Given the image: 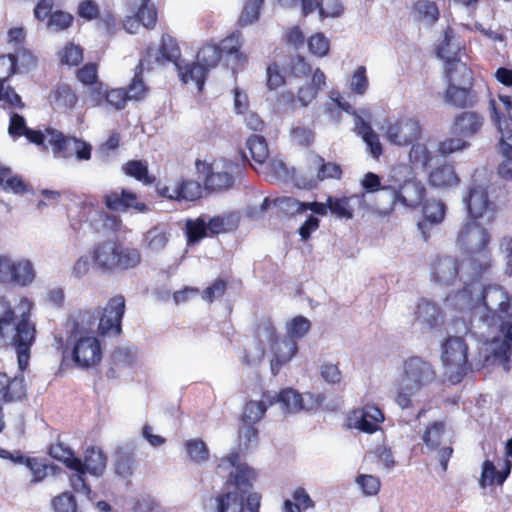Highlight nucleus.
<instances>
[{
  "mask_svg": "<svg viewBox=\"0 0 512 512\" xmlns=\"http://www.w3.org/2000/svg\"><path fill=\"white\" fill-rule=\"evenodd\" d=\"M437 374L432 364L419 356L404 361L401 381L395 388L394 401L401 409L413 406L412 396L436 382Z\"/></svg>",
  "mask_w": 512,
  "mask_h": 512,
  "instance_id": "obj_5",
  "label": "nucleus"
},
{
  "mask_svg": "<svg viewBox=\"0 0 512 512\" xmlns=\"http://www.w3.org/2000/svg\"><path fill=\"white\" fill-rule=\"evenodd\" d=\"M497 190L502 191V188L496 184H482L476 180L470 183L463 202L473 221L483 218L488 213L491 214V217L494 216L496 205L489 199V194H493Z\"/></svg>",
  "mask_w": 512,
  "mask_h": 512,
  "instance_id": "obj_12",
  "label": "nucleus"
},
{
  "mask_svg": "<svg viewBox=\"0 0 512 512\" xmlns=\"http://www.w3.org/2000/svg\"><path fill=\"white\" fill-rule=\"evenodd\" d=\"M181 57V50L177 40L168 33L161 37L159 48L155 56L157 65H165L172 62L176 65Z\"/></svg>",
  "mask_w": 512,
  "mask_h": 512,
  "instance_id": "obj_36",
  "label": "nucleus"
},
{
  "mask_svg": "<svg viewBox=\"0 0 512 512\" xmlns=\"http://www.w3.org/2000/svg\"><path fill=\"white\" fill-rule=\"evenodd\" d=\"M49 102L54 110L68 113L76 108L79 96L70 84L60 82L51 89Z\"/></svg>",
  "mask_w": 512,
  "mask_h": 512,
  "instance_id": "obj_24",
  "label": "nucleus"
},
{
  "mask_svg": "<svg viewBox=\"0 0 512 512\" xmlns=\"http://www.w3.org/2000/svg\"><path fill=\"white\" fill-rule=\"evenodd\" d=\"M184 446L191 461L201 463L209 459V449L202 439H189L185 442Z\"/></svg>",
  "mask_w": 512,
  "mask_h": 512,
  "instance_id": "obj_56",
  "label": "nucleus"
},
{
  "mask_svg": "<svg viewBox=\"0 0 512 512\" xmlns=\"http://www.w3.org/2000/svg\"><path fill=\"white\" fill-rule=\"evenodd\" d=\"M460 179L452 164H442L434 168L429 174V182L432 186L448 188L456 186Z\"/></svg>",
  "mask_w": 512,
  "mask_h": 512,
  "instance_id": "obj_38",
  "label": "nucleus"
},
{
  "mask_svg": "<svg viewBox=\"0 0 512 512\" xmlns=\"http://www.w3.org/2000/svg\"><path fill=\"white\" fill-rule=\"evenodd\" d=\"M102 201L105 207L112 212L126 213L132 209L137 212H145L148 209L145 203L139 201L136 193L125 188L106 192L102 196Z\"/></svg>",
  "mask_w": 512,
  "mask_h": 512,
  "instance_id": "obj_20",
  "label": "nucleus"
},
{
  "mask_svg": "<svg viewBox=\"0 0 512 512\" xmlns=\"http://www.w3.org/2000/svg\"><path fill=\"white\" fill-rule=\"evenodd\" d=\"M27 389L24 376L9 377L0 372V433L6 427L4 406L15 403L26 397Z\"/></svg>",
  "mask_w": 512,
  "mask_h": 512,
  "instance_id": "obj_18",
  "label": "nucleus"
},
{
  "mask_svg": "<svg viewBox=\"0 0 512 512\" xmlns=\"http://www.w3.org/2000/svg\"><path fill=\"white\" fill-rule=\"evenodd\" d=\"M160 196L176 201H195L202 196L201 184L193 179L181 178L172 187L164 185L158 188Z\"/></svg>",
  "mask_w": 512,
  "mask_h": 512,
  "instance_id": "obj_22",
  "label": "nucleus"
},
{
  "mask_svg": "<svg viewBox=\"0 0 512 512\" xmlns=\"http://www.w3.org/2000/svg\"><path fill=\"white\" fill-rule=\"evenodd\" d=\"M309 52L316 57H324L330 50V41L322 32H316L307 39Z\"/></svg>",
  "mask_w": 512,
  "mask_h": 512,
  "instance_id": "obj_63",
  "label": "nucleus"
},
{
  "mask_svg": "<svg viewBox=\"0 0 512 512\" xmlns=\"http://www.w3.org/2000/svg\"><path fill=\"white\" fill-rule=\"evenodd\" d=\"M254 336L259 341H262V338L266 339L273 351V359H275V349L280 346L281 340L270 317L262 318L256 323Z\"/></svg>",
  "mask_w": 512,
  "mask_h": 512,
  "instance_id": "obj_43",
  "label": "nucleus"
},
{
  "mask_svg": "<svg viewBox=\"0 0 512 512\" xmlns=\"http://www.w3.org/2000/svg\"><path fill=\"white\" fill-rule=\"evenodd\" d=\"M292 497L295 503L289 499L285 500L283 507L284 512H302V510L313 508L315 505L314 501L303 487H297Z\"/></svg>",
  "mask_w": 512,
  "mask_h": 512,
  "instance_id": "obj_52",
  "label": "nucleus"
},
{
  "mask_svg": "<svg viewBox=\"0 0 512 512\" xmlns=\"http://www.w3.org/2000/svg\"><path fill=\"white\" fill-rule=\"evenodd\" d=\"M326 86V76L320 68H316L309 83L300 86L295 94L292 90H283L275 98V108L286 114L298 108L309 106Z\"/></svg>",
  "mask_w": 512,
  "mask_h": 512,
  "instance_id": "obj_9",
  "label": "nucleus"
},
{
  "mask_svg": "<svg viewBox=\"0 0 512 512\" xmlns=\"http://www.w3.org/2000/svg\"><path fill=\"white\" fill-rule=\"evenodd\" d=\"M185 235L188 244H195L208 236L206 218L200 216L195 219H187L185 223Z\"/></svg>",
  "mask_w": 512,
  "mask_h": 512,
  "instance_id": "obj_49",
  "label": "nucleus"
},
{
  "mask_svg": "<svg viewBox=\"0 0 512 512\" xmlns=\"http://www.w3.org/2000/svg\"><path fill=\"white\" fill-rule=\"evenodd\" d=\"M35 277L36 272L30 260H14L7 254L0 255V284L26 287L34 281Z\"/></svg>",
  "mask_w": 512,
  "mask_h": 512,
  "instance_id": "obj_13",
  "label": "nucleus"
},
{
  "mask_svg": "<svg viewBox=\"0 0 512 512\" xmlns=\"http://www.w3.org/2000/svg\"><path fill=\"white\" fill-rule=\"evenodd\" d=\"M286 67L289 75L297 79L312 77L315 72L306 58L301 55L291 56L286 63Z\"/></svg>",
  "mask_w": 512,
  "mask_h": 512,
  "instance_id": "obj_54",
  "label": "nucleus"
},
{
  "mask_svg": "<svg viewBox=\"0 0 512 512\" xmlns=\"http://www.w3.org/2000/svg\"><path fill=\"white\" fill-rule=\"evenodd\" d=\"M383 191L390 194L392 209L397 205L412 210L417 209L426 197L425 185L416 178L406 179L397 187L391 185L385 186Z\"/></svg>",
  "mask_w": 512,
  "mask_h": 512,
  "instance_id": "obj_16",
  "label": "nucleus"
},
{
  "mask_svg": "<svg viewBox=\"0 0 512 512\" xmlns=\"http://www.w3.org/2000/svg\"><path fill=\"white\" fill-rule=\"evenodd\" d=\"M58 55L60 63L68 66H78L83 61V49L74 43L66 44Z\"/></svg>",
  "mask_w": 512,
  "mask_h": 512,
  "instance_id": "obj_64",
  "label": "nucleus"
},
{
  "mask_svg": "<svg viewBox=\"0 0 512 512\" xmlns=\"http://www.w3.org/2000/svg\"><path fill=\"white\" fill-rule=\"evenodd\" d=\"M46 134L48 136L49 144L52 147L53 153L62 158H71L73 156V145L68 143L67 140H76V137L66 136L61 131L47 128Z\"/></svg>",
  "mask_w": 512,
  "mask_h": 512,
  "instance_id": "obj_39",
  "label": "nucleus"
},
{
  "mask_svg": "<svg viewBox=\"0 0 512 512\" xmlns=\"http://www.w3.org/2000/svg\"><path fill=\"white\" fill-rule=\"evenodd\" d=\"M251 158L257 164H265L269 158V149L266 139L260 135H252L247 140Z\"/></svg>",
  "mask_w": 512,
  "mask_h": 512,
  "instance_id": "obj_53",
  "label": "nucleus"
},
{
  "mask_svg": "<svg viewBox=\"0 0 512 512\" xmlns=\"http://www.w3.org/2000/svg\"><path fill=\"white\" fill-rule=\"evenodd\" d=\"M383 421L384 414L382 410L374 405H367L361 410L355 427L364 433L373 434L379 429L380 423Z\"/></svg>",
  "mask_w": 512,
  "mask_h": 512,
  "instance_id": "obj_37",
  "label": "nucleus"
},
{
  "mask_svg": "<svg viewBox=\"0 0 512 512\" xmlns=\"http://www.w3.org/2000/svg\"><path fill=\"white\" fill-rule=\"evenodd\" d=\"M125 175L134 178L144 185H152L156 177L149 173L148 163L144 160H129L123 166Z\"/></svg>",
  "mask_w": 512,
  "mask_h": 512,
  "instance_id": "obj_44",
  "label": "nucleus"
},
{
  "mask_svg": "<svg viewBox=\"0 0 512 512\" xmlns=\"http://www.w3.org/2000/svg\"><path fill=\"white\" fill-rule=\"evenodd\" d=\"M423 219L418 222V228L422 233L423 239L427 241L430 237L427 224H439L444 220L446 207L440 200L424 199L422 204Z\"/></svg>",
  "mask_w": 512,
  "mask_h": 512,
  "instance_id": "obj_28",
  "label": "nucleus"
},
{
  "mask_svg": "<svg viewBox=\"0 0 512 512\" xmlns=\"http://www.w3.org/2000/svg\"><path fill=\"white\" fill-rule=\"evenodd\" d=\"M269 404L263 398L261 401H248L243 409L242 421L244 424H255L262 419Z\"/></svg>",
  "mask_w": 512,
  "mask_h": 512,
  "instance_id": "obj_55",
  "label": "nucleus"
},
{
  "mask_svg": "<svg viewBox=\"0 0 512 512\" xmlns=\"http://www.w3.org/2000/svg\"><path fill=\"white\" fill-rule=\"evenodd\" d=\"M0 187L4 191L23 195L28 192L29 186L21 176L13 175L8 167L0 168Z\"/></svg>",
  "mask_w": 512,
  "mask_h": 512,
  "instance_id": "obj_46",
  "label": "nucleus"
},
{
  "mask_svg": "<svg viewBox=\"0 0 512 512\" xmlns=\"http://www.w3.org/2000/svg\"><path fill=\"white\" fill-rule=\"evenodd\" d=\"M445 433V424L442 421H434L429 424L422 436L423 442L431 449L439 447Z\"/></svg>",
  "mask_w": 512,
  "mask_h": 512,
  "instance_id": "obj_60",
  "label": "nucleus"
},
{
  "mask_svg": "<svg viewBox=\"0 0 512 512\" xmlns=\"http://www.w3.org/2000/svg\"><path fill=\"white\" fill-rule=\"evenodd\" d=\"M507 140L506 137H500L498 141V152L502 161L498 164L496 172L501 179L512 182V143Z\"/></svg>",
  "mask_w": 512,
  "mask_h": 512,
  "instance_id": "obj_45",
  "label": "nucleus"
},
{
  "mask_svg": "<svg viewBox=\"0 0 512 512\" xmlns=\"http://www.w3.org/2000/svg\"><path fill=\"white\" fill-rule=\"evenodd\" d=\"M47 453L51 458L63 463L66 468L80 467L81 458L76 457L72 448L60 440L50 444Z\"/></svg>",
  "mask_w": 512,
  "mask_h": 512,
  "instance_id": "obj_42",
  "label": "nucleus"
},
{
  "mask_svg": "<svg viewBox=\"0 0 512 512\" xmlns=\"http://www.w3.org/2000/svg\"><path fill=\"white\" fill-rule=\"evenodd\" d=\"M17 464H23L30 471L31 477L29 484L31 486L43 482L49 475V470H55L56 466L49 464L46 459L39 457H30L17 451Z\"/></svg>",
  "mask_w": 512,
  "mask_h": 512,
  "instance_id": "obj_29",
  "label": "nucleus"
},
{
  "mask_svg": "<svg viewBox=\"0 0 512 512\" xmlns=\"http://www.w3.org/2000/svg\"><path fill=\"white\" fill-rule=\"evenodd\" d=\"M421 133L422 127L415 117L403 115L386 122L385 138L397 146H409L420 139Z\"/></svg>",
  "mask_w": 512,
  "mask_h": 512,
  "instance_id": "obj_15",
  "label": "nucleus"
},
{
  "mask_svg": "<svg viewBox=\"0 0 512 512\" xmlns=\"http://www.w3.org/2000/svg\"><path fill=\"white\" fill-rule=\"evenodd\" d=\"M287 67L274 60L266 67V87L269 91H276L286 84Z\"/></svg>",
  "mask_w": 512,
  "mask_h": 512,
  "instance_id": "obj_48",
  "label": "nucleus"
},
{
  "mask_svg": "<svg viewBox=\"0 0 512 512\" xmlns=\"http://www.w3.org/2000/svg\"><path fill=\"white\" fill-rule=\"evenodd\" d=\"M176 68L183 83L187 84L193 82L196 84L199 91L203 90L209 72L204 65L196 60L186 65L176 63Z\"/></svg>",
  "mask_w": 512,
  "mask_h": 512,
  "instance_id": "obj_34",
  "label": "nucleus"
},
{
  "mask_svg": "<svg viewBox=\"0 0 512 512\" xmlns=\"http://www.w3.org/2000/svg\"><path fill=\"white\" fill-rule=\"evenodd\" d=\"M143 73L144 64H137L134 68V76L125 89L129 100L139 101L147 95L149 87L144 82Z\"/></svg>",
  "mask_w": 512,
  "mask_h": 512,
  "instance_id": "obj_47",
  "label": "nucleus"
},
{
  "mask_svg": "<svg viewBox=\"0 0 512 512\" xmlns=\"http://www.w3.org/2000/svg\"><path fill=\"white\" fill-rule=\"evenodd\" d=\"M441 359L443 365L451 370L449 379L452 383H459L472 369L468 361V346L459 336L446 338L442 345Z\"/></svg>",
  "mask_w": 512,
  "mask_h": 512,
  "instance_id": "obj_11",
  "label": "nucleus"
},
{
  "mask_svg": "<svg viewBox=\"0 0 512 512\" xmlns=\"http://www.w3.org/2000/svg\"><path fill=\"white\" fill-rule=\"evenodd\" d=\"M263 3L264 0H246L239 16V25L247 26L256 22L259 19Z\"/></svg>",
  "mask_w": 512,
  "mask_h": 512,
  "instance_id": "obj_61",
  "label": "nucleus"
},
{
  "mask_svg": "<svg viewBox=\"0 0 512 512\" xmlns=\"http://www.w3.org/2000/svg\"><path fill=\"white\" fill-rule=\"evenodd\" d=\"M98 69L99 66L97 63L88 62L78 68L75 72L76 79L83 86L90 88V95L92 98L95 94H101L103 92L104 83L99 79Z\"/></svg>",
  "mask_w": 512,
  "mask_h": 512,
  "instance_id": "obj_33",
  "label": "nucleus"
},
{
  "mask_svg": "<svg viewBox=\"0 0 512 512\" xmlns=\"http://www.w3.org/2000/svg\"><path fill=\"white\" fill-rule=\"evenodd\" d=\"M311 329V322L302 315L293 317L286 325L287 337L281 339L275 349V359L271 360V371L278 374L281 367L288 363L298 352L297 339L303 338Z\"/></svg>",
  "mask_w": 512,
  "mask_h": 512,
  "instance_id": "obj_10",
  "label": "nucleus"
},
{
  "mask_svg": "<svg viewBox=\"0 0 512 512\" xmlns=\"http://www.w3.org/2000/svg\"><path fill=\"white\" fill-rule=\"evenodd\" d=\"M447 85H472L473 72L460 58L445 61Z\"/></svg>",
  "mask_w": 512,
  "mask_h": 512,
  "instance_id": "obj_30",
  "label": "nucleus"
},
{
  "mask_svg": "<svg viewBox=\"0 0 512 512\" xmlns=\"http://www.w3.org/2000/svg\"><path fill=\"white\" fill-rule=\"evenodd\" d=\"M242 46L241 33L233 32L223 38L219 44L212 41L203 43L197 52L196 59L210 71L225 57L228 62H231L232 70L235 72L237 68H243L248 62Z\"/></svg>",
  "mask_w": 512,
  "mask_h": 512,
  "instance_id": "obj_7",
  "label": "nucleus"
},
{
  "mask_svg": "<svg viewBox=\"0 0 512 512\" xmlns=\"http://www.w3.org/2000/svg\"><path fill=\"white\" fill-rule=\"evenodd\" d=\"M198 173L204 174V184L211 191H225L234 186L235 178L241 174L239 163L225 158L206 160L197 159L195 162Z\"/></svg>",
  "mask_w": 512,
  "mask_h": 512,
  "instance_id": "obj_8",
  "label": "nucleus"
},
{
  "mask_svg": "<svg viewBox=\"0 0 512 512\" xmlns=\"http://www.w3.org/2000/svg\"><path fill=\"white\" fill-rule=\"evenodd\" d=\"M462 45L455 35L453 28L446 27L443 31V38L436 46V55L448 61L460 57Z\"/></svg>",
  "mask_w": 512,
  "mask_h": 512,
  "instance_id": "obj_35",
  "label": "nucleus"
},
{
  "mask_svg": "<svg viewBox=\"0 0 512 512\" xmlns=\"http://www.w3.org/2000/svg\"><path fill=\"white\" fill-rule=\"evenodd\" d=\"M414 315L415 321L424 330L435 329L444 322L442 309L437 304L424 298L419 300Z\"/></svg>",
  "mask_w": 512,
  "mask_h": 512,
  "instance_id": "obj_27",
  "label": "nucleus"
},
{
  "mask_svg": "<svg viewBox=\"0 0 512 512\" xmlns=\"http://www.w3.org/2000/svg\"><path fill=\"white\" fill-rule=\"evenodd\" d=\"M98 309H79L71 315L74 331H86L92 329L98 320Z\"/></svg>",
  "mask_w": 512,
  "mask_h": 512,
  "instance_id": "obj_51",
  "label": "nucleus"
},
{
  "mask_svg": "<svg viewBox=\"0 0 512 512\" xmlns=\"http://www.w3.org/2000/svg\"><path fill=\"white\" fill-rule=\"evenodd\" d=\"M17 307L20 311L18 319L11 302L5 296H0V341L15 348L19 370L24 372L36 341V324L31 320L34 302L21 297Z\"/></svg>",
  "mask_w": 512,
  "mask_h": 512,
  "instance_id": "obj_1",
  "label": "nucleus"
},
{
  "mask_svg": "<svg viewBox=\"0 0 512 512\" xmlns=\"http://www.w3.org/2000/svg\"><path fill=\"white\" fill-rule=\"evenodd\" d=\"M411 13L415 20L428 25H433L440 16L436 2L430 0H416L412 5Z\"/></svg>",
  "mask_w": 512,
  "mask_h": 512,
  "instance_id": "obj_40",
  "label": "nucleus"
},
{
  "mask_svg": "<svg viewBox=\"0 0 512 512\" xmlns=\"http://www.w3.org/2000/svg\"><path fill=\"white\" fill-rule=\"evenodd\" d=\"M262 397L267 400L269 405L280 402L287 412H298L311 409L305 404L304 399L305 397L312 399L313 395L310 393L302 395L292 388H285L277 395H270L269 392H265Z\"/></svg>",
  "mask_w": 512,
  "mask_h": 512,
  "instance_id": "obj_26",
  "label": "nucleus"
},
{
  "mask_svg": "<svg viewBox=\"0 0 512 512\" xmlns=\"http://www.w3.org/2000/svg\"><path fill=\"white\" fill-rule=\"evenodd\" d=\"M461 261L452 256H439L432 263L431 275L435 282L451 285L459 275Z\"/></svg>",
  "mask_w": 512,
  "mask_h": 512,
  "instance_id": "obj_23",
  "label": "nucleus"
},
{
  "mask_svg": "<svg viewBox=\"0 0 512 512\" xmlns=\"http://www.w3.org/2000/svg\"><path fill=\"white\" fill-rule=\"evenodd\" d=\"M71 357L80 368L94 367L102 359L101 343L95 336L81 335L75 339L71 348Z\"/></svg>",
  "mask_w": 512,
  "mask_h": 512,
  "instance_id": "obj_17",
  "label": "nucleus"
},
{
  "mask_svg": "<svg viewBox=\"0 0 512 512\" xmlns=\"http://www.w3.org/2000/svg\"><path fill=\"white\" fill-rule=\"evenodd\" d=\"M444 101L455 108L467 109L476 106L479 97L472 85H447Z\"/></svg>",
  "mask_w": 512,
  "mask_h": 512,
  "instance_id": "obj_25",
  "label": "nucleus"
},
{
  "mask_svg": "<svg viewBox=\"0 0 512 512\" xmlns=\"http://www.w3.org/2000/svg\"><path fill=\"white\" fill-rule=\"evenodd\" d=\"M80 221L87 223L94 233H100L103 228L118 231L122 221L118 216L110 215L93 203L83 202L79 208Z\"/></svg>",
  "mask_w": 512,
  "mask_h": 512,
  "instance_id": "obj_19",
  "label": "nucleus"
},
{
  "mask_svg": "<svg viewBox=\"0 0 512 512\" xmlns=\"http://www.w3.org/2000/svg\"><path fill=\"white\" fill-rule=\"evenodd\" d=\"M99 310L97 331L102 337L119 336L122 333V320L126 311V300L122 294L109 298L106 305Z\"/></svg>",
  "mask_w": 512,
  "mask_h": 512,
  "instance_id": "obj_14",
  "label": "nucleus"
},
{
  "mask_svg": "<svg viewBox=\"0 0 512 512\" xmlns=\"http://www.w3.org/2000/svg\"><path fill=\"white\" fill-rule=\"evenodd\" d=\"M512 461L509 459L505 460L504 468L498 471L494 463L490 460H485L482 464V473L480 478V486L485 488L486 486L503 485L505 480L511 473Z\"/></svg>",
  "mask_w": 512,
  "mask_h": 512,
  "instance_id": "obj_31",
  "label": "nucleus"
},
{
  "mask_svg": "<svg viewBox=\"0 0 512 512\" xmlns=\"http://www.w3.org/2000/svg\"><path fill=\"white\" fill-rule=\"evenodd\" d=\"M89 257L93 268L104 274L133 270L142 262V254L137 247L118 239L96 242L89 251Z\"/></svg>",
  "mask_w": 512,
  "mask_h": 512,
  "instance_id": "obj_4",
  "label": "nucleus"
},
{
  "mask_svg": "<svg viewBox=\"0 0 512 512\" xmlns=\"http://www.w3.org/2000/svg\"><path fill=\"white\" fill-rule=\"evenodd\" d=\"M482 302L486 312L481 319L489 327H496L502 336L493 355L508 372L512 361V295L500 287H484Z\"/></svg>",
  "mask_w": 512,
  "mask_h": 512,
  "instance_id": "obj_2",
  "label": "nucleus"
},
{
  "mask_svg": "<svg viewBox=\"0 0 512 512\" xmlns=\"http://www.w3.org/2000/svg\"><path fill=\"white\" fill-rule=\"evenodd\" d=\"M490 234L486 228L476 221H469L458 231L456 243L470 255V266L474 277L480 278L492 264L491 252L488 249Z\"/></svg>",
  "mask_w": 512,
  "mask_h": 512,
  "instance_id": "obj_6",
  "label": "nucleus"
},
{
  "mask_svg": "<svg viewBox=\"0 0 512 512\" xmlns=\"http://www.w3.org/2000/svg\"><path fill=\"white\" fill-rule=\"evenodd\" d=\"M359 133L362 135L364 142L367 144L370 154L378 159L383 153V147L380 143L378 135L375 133L369 123L363 122L360 126Z\"/></svg>",
  "mask_w": 512,
  "mask_h": 512,
  "instance_id": "obj_58",
  "label": "nucleus"
},
{
  "mask_svg": "<svg viewBox=\"0 0 512 512\" xmlns=\"http://www.w3.org/2000/svg\"><path fill=\"white\" fill-rule=\"evenodd\" d=\"M468 140V138L457 135L447 137L439 142L437 150L441 155L448 156L470 147V142Z\"/></svg>",
  "mask_w": 512,
  "mask_h": 512,
  "instance_id": "obj_59",
  "label": "nucleus"
},
{
  "mask_svg": "<svg viewBox=\"0 0 512 512\" xmlns=\"http://www.w3.org/2000/svg\"><path fill=\"white\" fill-rule=\"evenodd\" d=\"M83 470L92 476L100 477L104 474L107 466V456L102 449L90 446L84 451L81 459Z\"/></svg>",
  "mask_w": 512,
  "mask_h": 512,
  "instance_id": "obj_32",
  "label": "nucleus"
},
{
  "mask_svg": "<svg viewBox=\"0 0 512 512\" xmlns=\"http://www.w3.org/2000/svg\"><path fill=\"white\" fill-rule=\"evenodd\" d=\"M500 102L503 104L504 114L501 115L496 107H493V111L495 114V120L497 123V127L499 132L501 133V137H506L507 139L512 138V97L508 95H500Z\"/></svg>",
  "mask_w": 512,
  "mask_h": 512,
  "instance_id": "obj_41",
  "label": "nucleus"
},
{
  "mask_svg": "<svg viewBox=\"0 0 512 512\" xmlns=\"http://www.w3.org/2000/svg\"><path fill=\"white\" fill-rule=\"evenodd\" d=\"M227 463L231 471L223 484V490L215 497L216 512H244L245 495L253 488L257 478L256 471L247 463L240 461L238 452H231L221 458L219 467Z\"/></svg>",
  "mask_w": 512,
  "mask_h": 512,
  "instance_id": "obj_3",
  "label": "nucleus"
},
{
  "mask_svg": "<svg viewBox=\"0 0 512 512\" xmlns=\"http://www.w3.org/2000/svg\"><path fill=\"white\" fill-rule=\"evenodd\" d=\"M485 117L482 113L474 110H464L456 113L450 125L453 135L473 139L479 135L484 127Z\"/></svg>",
  "mask_w": 512,
  "mask_h": 512,
  "instance_id": "obj_21",
  "label": "nucleus"
},
{
  "mask_svg": "<svg viewBox=\"0 0 512 512\" xmlns=\"http://www.w3.org/2000/svg\"><path fill=\"white\" fill-rule=\"evenodd\" d=\"M350 199V197L337 198L328 196L327 206L331 214L340 219H352L354 211L349 204Z\"/></svg>",
  "mask_w": 512,
  "mask_h": 512,
  "instance_id": "obj_57",
  "label": "nucleus"
},
{
  "mask_svg": "<svg viewBox=\"0 0 512 512\" xmlns=\"http://www.w3.org/2000/svg\"><path fill=\"white\" fill-rule=\"evenodd\" d=\"M315 160L319 166L316 175L319 181L341 178L342 169L340 165L333 162H325L324 158L319 155L315 156Z\"/></svg>",
  "mask_w": 512,
  "mask_h": 512,
  "instance_id": "obj_62",
  "label": "nucleus"
},
{
  "mask_svg": "<svg viewBox=\"0 0 512 512\" xmlns=\"http://www.w3.org/2000/svg\"><path fill=\"white\" fill-rule=\"evenodd\" d=\"M93 99L97 103L105 99L106 102L116 110H122L125 108L127 102L129 101L126 90L124 88H114L107 90L104 84L103 92L101 94H95Z\"/></svg>",
  "mask_w": 512,
  "mask_h": 512,
  "instance_id": "obj_50",
  "label": "nucleus"
}]
</instances>
